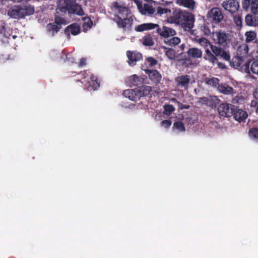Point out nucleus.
<instances>
[{
    "instance_id": "39",
    "label": "nucleus",
    "mask_w": 258,
    "mask_h": 258,
    "mask_svg": "<svg viewBox=\"0 0 258 258\" xmlns=\"http://www.w3.org/2000/svg\"><path fill=\"white\" fill-rule=\"evenodd\" d=\"M165 54L167 57L171 60H174L176 58V52L173 49H168V50L166 51Z\"/></svg>"
},
{
    "instance_id": "14",
    "label": "nucleus",
    "mask_w": 258,
    "mask_h": 258,
    "mask_svg": "<svg viewBox=\"0 0 258 258\" xmlns=\"http://www.w3.org/2000/svg\"><path fill=\"white\" fill-rule=\"evenodd\" d=\"M242 5L244 10L250 8L253 14H258V0H242Z\"/></svg>"
},
{
    "instance_id": "16",
    "label": "nucleus",
    "mask_w": 258,
    "mask_h": 258,
    "mask_svg": "<svg viewBox=\"0 0 258 258\" xmlns=\"http://www.w3.org/2000/svg\"><path fill=\"white\" fill-rule=\"evenodd\" d=\"M122 95L132 101L136 102L141 98V94L138 88L127 89L123 92Z\"/></svg>"
},
{
    "instance_id": "37",
    "label": "nucleus",
    "mask_w": 258,
    "mask_h": 258,
    "mask_svg": "<svg viewBox=\"0 0 258 258\" xmlns=\"http://www.w3.org/2000/svg\"><path fill=\"white\" fill-rule=\"evenodd\" d=\"M198 42L201 46H203L205 49L206 48H208V46H210V47L211 45H212L210 41L204 37L199 38L198 40Z\"/></svg>"
},
{
    "instance_id": "5",
    "label": "nucleus",
    "mask_w": 258,
    "mask_h": 258,
    "mask_svg": "<svg viewBox=\"0 0 258 258\" xmlns=\"http://www.w3.org/2000/svg\"><path fill=\"white\" fill-rule=\"evenodd\" d=\"M83 80L81 82L88 90H96L100 87V83L97 78L87 71L81 73Z\"/></svg>"
},
{
    "instance_id": "47",
    "label": "nucleus",
    "mask_w": 258,
    "mask_h": 258,
    "mask_svg": "<svg viewBox=\"0 0 258 258\" xmlns=\"http://www.w3.org/2000/svg\"><path fill=\"white\" fill-rule=\"evenodd\" d=\"M25 14L26 15H30L34 13V9L33 7H31V6L26 7L25 8Z\"/></svg>"
},
{
    "instance_id": "44",
    "label": "nucleus",
    "mask_w": 258,
    "mask_h": 258,
    "mask_svg": "<svg viewBox=\"0 0 258 258\" xmlns=\"http://www.w3.org/2000/svg\"><path fill=\"white\" fill-rule=\"evenodd\" d=\"M147 61L151 67L155 66L158 62L157 60L153 57H149L147 58Z\"/></svg>"
},
{
    "instance_id": "40",
    "label": "nucleus",
    "mask_w": 258,
    "mask_h": 258,
    "mask_svg": "<svg viewBox=\"0 0 258 258\" xmlns=\"http://www.w3.org/2000/svg\"><path fill=\"white\" fill-rule=\"evenodd\" d=\"M173 127L180 132H184L185 131V126L182 122L178 121L173 123Z\"/></svg>"
},
{
    "instance_id": "30",
    "label": "nucleus",
    "mask_w": 258,
    "mask_h": 258,
    "mask_svg": "<svg viewBox=\"0 0 258 258\" xmlns=\"http://www.w3.org/2000/svg\"><path fill=\"white\" fill-rule=\"evenodd\" d=\"M143 44L147 46H152L154 45V40L151 34H147L143 38Z\"/></svg>"
},
{
    "instance_id": "6",
    "label": "nucleus",
    "mask_w": 258,
    "mask_h": 258,
    "mask_svg": "<svg viewBox=\"0 0 258 258\" xmlns=\"http://www.w3.org/2000/svg\"><path fill=\"white\" fill-rule=\"evenodd\" d=\"M210 49H206L204 59L214 65L217 62V57L219 56L223 49L213 44L211 45Z\"/></svg>"
},
{
    "instance_id": "13",
    "label": "nucleus",
    "mask_w": 258,
    "mask_h": 258,
    "mask_svg": "<svg viewBox=\"0 0 258 258\" xmlns=\"http://www.w3.org/2000/svg\"><path fill=\"white\" fill-rule=\"evenodd\" d=\"M222 7L230 13L237 12L239 8V3L236 0H226L223 2Z\"/></svg>"
},
{
    "instance_id": "15",
    "label": "nucleus",
    "mask_w": 258,
    "mask_h": 258,
    "mask_svg": "<svg viewBox=\"0 0 258 258\" xmlns=\"http://www.w3.org/2000/svg\"><path fill=\"white\" fill-rule=\"evenodd\" d=\"M126 55L128 59V64L131 66H134L136 64V62L142 59V54L136 51H126Z\"/></svg>"
},
{
    "instance_id": "45",
    "label": "nucleus",
    "mask_w": 258,
    "mask_h": 258,
    "mask_svg": "<svg viewBox=\"0 0 258 258\" xmlns=\"http://www.w3.org/2000/svg\"><path fill=\"white\" fill-rule=\"evenodd\" d=\"M234 21L235 22V24L237 26H241L242 24V18L239 16H235L234 17Z\"/></svg>"
},
{
    "instance_id": "23",
    "label": "nucleus",
    "mask_w": 258,
    "mask_h": 258,
    "mask_svg": "<svg viewBox=\"0 0 258 258\" xmlns=\"http://www.w3.org/2000/svg\"><path fill=\"white\" fill-rule=\"evenodd\" d=\"M188 56L193 58H200L202 57V51L198 48L192 47L188 49L187 51Z\"/></svg>"
},
{
    "instance_id": "29",
    "label": "nucleus",
    "mask_w": 258,
    "mask_h": 258,
    "mask_svg": "<svg viewBox=\"0 0 258 258\" xmlns=\"http://www.w3.org/2000/svg\"><path fill=\"white\" fill-rule=\"evenodd\" d=\"M245 36L246 43L255 42L256 41V33L254 31L246 32Z\"/></svg>"
},
{
    "instance_id": "34",
    "label": "nucleus",
    "mask_w": 258,
    "mask_h": 258,
    "mask_svg": "<svg viewBox=\"0 0 258 258\" xmlns=\"http://www.w3.org/2000/svg\"><path fill=\"white\" fill-rule=\"evenodd\" d=\"M83 20L84 21V23L83 24V31L86 32L88 29L92 27L93 25V22L91 19L88 17L84 18Z\"/></svg>"
},
{
    "instance_id": "42",
    "label": "nucleus",
    "mask_w": 258,
    "mask_h": 258,
    "mask_svg": "<svg viewBox=\"0 0 258 258\" xmlns=\"http://www.w3.org/2000/svg\"><path fill=\"white\" fill-rule=\"evenodd\" d=\"M170 12L171 10L167 8H164L161 7H158L157 8V13L160 14V15Z\"/></svg>"
},
{
    "instance_id": "27",
    "label": "nucleus",
    "mask_w": 258,
    "mask_h": 258,
    "mask_svg": "<svg viewBox=\"0 0 258 258\" xmlns=\"http://www.w3.org/2000/svg\"><path fill=\"white\" fill-rule=\"evenodd\" d=\"M65 15L66 14H61V13H57L56 9V13L55 14L54 23L57 24L58 26L67 24L66 20L63 17H62Z\"/></svg>"
},
{
    "instance_id": "7",
    "label": "nucleus",
    "mask_w": 258,
    "mask_h": 258,
    "mask_svg": "<svg viewBox=\"0 0 258 258\" xmlns=\"http://www.w3.org/2000/svg\"><path fill=\"white\" fill-rule=\"evenodd\" d=\"M114 17L112 20L116 23L119 28L124 30L131 29L134 21L132 17L126 16L122 18L118 15H114Z\"/></svg>"
},
{
    "instance_id": "21",
    "label": "nucleus",
    "mask_w": 258,
    "mask_h": 258,
    "mask_svg": "<svg viewBox=\"0 0 258 258\" xmlns=\"http://www.w3.org/2000/svg\"><path fill=\"white\" fill-rule=\"evenodd\" d=\"M214 26L213 23L211 24L208 22H205L201 26V30L202 32L206 36H209L212 35V32L214 31Z\"/></svg>"
},
{
    "instance_id": "49",
    "label": "nucleus",
    "mask_w": 258,
    "mask_h": 258,
    "mask_svg": "<svg viewBox=\"0 0 258 258\" xmlns=\"http://www.w3.org/2000/svg\"><path fill=\"white\" fill-rule=\"evenodd\" d=\"M86 64V60L84 58H82L80 59V61L79 63V66L80 67L84 66Z\"/></svg>"
},
{
    "instance_id": "46",
    "label": "nucleus",
    "mask_w": 258,
    "mask_h": 258,
    "mask_svg": "<svg viewBox=\"0 0 258 258\" xmlns=\"http://www.w3.org/2000/svg\"><path fill=\"white\" fill-rule=\"evenodd\" d=\"M171 121L168 119L164 120L161 122V126L165 128H168L171 125Z\"/></svg>"
},
{
    "instance_id": "52",
    "label": "nucleus",
    "mask_w": 258,
    "mask_h": 258,
    "mask_svg": "<svg viewBox=\"0 0 258 258\" xmlns=\"http://www.w3.org/2000/svg\"><path fill=\"white\" fill-rule=\"evenodd\" d=\"M253 96L257 99H258V87L256 88L255 91L253 92Z\"/></svg>"
},
{
    "instance_id": "43",
    "label": "nucleus",
    "mask_w": 258,
    "mask_h": 258,
    "mask_svg": "<svg viewBox=\"0 0 258 258\" xmlns=\"http://www.w3.org/2000/svg\"><path fill=\"white\" fill-rule=\"evenodd\" d=\"M219 56H221L222 58H223L225 60H227V61L230 60V55L228 53L226 52L223 49L222 50V52H221V54L219 55Z\"/></svg>"
},
{
    "instance_id": "55",
    "label": "nucleus",
    "mask_w": 258,
    "mask_h": 258,
    "mask_svg": "<svg viewBox=\"0 0 258 258\" xmlns=\"http://www.w3.org/2000/svg\"><path fill=\"white\" fill-rule=\"evenodd\" d=\"M201 99H202V100H203L204 101H206L207 100V98H206V97H203L201 98Z\"/></svg>"
},
{
    "instance_id": "35",
    "label": "nucleus",
    "mask_w": 258,
    "mask_h": 258,
    "mask_svg": "<svg viewBox=\"0 0 258 258\" xmlns=\"http://www.w3.org/2000/svg\"><path fill=\"white\" fill-rule=\"evenodd\" d=\"M249 137L256 141H258V128L252 127L249 129L248 131Z\"/></svg>"
},
{
    "instance_id": "33",
    "label": "nucleus",
    "mask_w": 258,
    "mask_h": 258,
    "mask_svg": "<svg viewBox=\"0 0 258 258\" xmlns=\"http://www.w3.org/2000/svg\"><path fill=\"white\" fill-rule=\"evenodd\" d=\"M180 42V39L178 37L173 36L171 38L165 40V43L169 46H175Z\"/></svg>"
},
{
    "instance_id": "48",
    "label": "nucleus",
    "mask_w": 258,
    "mask_h": 258,
    "mask_svg": "<svg viewBox=\"0 0 258 258\" xmlns=\"http://www.w3.org/2000/svg\"><path fill=\"white\" fill-rule=\"evenodd\" d=\"M216 63H217V66L219 69L224 70L226 68V66L224 63L218 61Z\"/></svg>"
},
{
    "instance_id": "18",
    "label": "nucleus",
    "mask_w": 258,
    "mask_h": 258,
    "mask_svg": "<svg viewBox=\"0 0 258 258\" xmlns=\"http://www.w3.org/2000/svg\"><path fill=\"white\" fill-rule=\"evenodd\" d=\"M232 114L234 118L239 122L244 120L247 117V112L242 109H239L234 106V109L232 110Z\"/></svg>"
},
{
    "instance_id": "9",
    "label": "nucleus",
    "mask_w": 258,
    "mask_h": 258,
    "mask_svg": "<svg viewBox=\"0 0 258 258\" xmlns=\"http://www.w3.org/2000/svg\"><path fill=\"white\" fill-rule=\"evenodd\" d=\"M228 39V35L224 31L219 30L212 32V40L216 44L225 45Z\"/></svg>"
},
{
    "instance_id": "51",
    "label": "nucleus",
    "mask_w": 258,
    "mask_h": 258,
    "mask_svg": "<svg viewBox=\"0 0 258 258\" xmlns=\"http://www.w3.org/2000/svg\"><path fill=\"white\" fill-rule=\"evenodd\" d=\"M179 104L180 108L181 109H188L189 108V105H183L182 103H179Z\"/></svg>"
},
{
    "instance_id": "54",
    "label": "nucleus",
    "mask_w": 258,
    "mask_h": 258,
    "mask_svg": "<svg viewBox=\"0 0 258 258\" xmlns=\"http://www.w3.org/2000/svg\"><path fill=\"white\" fill-rule=\"evenodd\" d=\"M251 105H256V102H255V101H251Z\"/></svg>"
},
{
    "instance_id": "19",
    "label": "nucleus",
    "mask_w": 258,
    "mask_h": 258,
    "mask_svg": "<svg viewBox=\"0 0 258 258\" xmlns=\"http://www.w3.org/2000/svg\"><path fill=\"white\" fill-rule=\"evenodd\" d=\"M145 72L148 75L149 78L154 83L160 82L161 80L162 76L158 71L156 70H146Z\"/></svg>"
},
{
    "instance_id": "3",
    "label": "nucleus",
    "mask_w": 258,
    "mask_h": 258,
    "mask_svg": "<svg viewBox=\"0 0 258 258\" xmlns=\"http://www.w3.org/2000/svg\"><path fill=\"white\" fill-rule=\"evenodd\" d=\"M57 12L69 15L83 16L84 11L76 0H59L57 4Z\"/></svg>"
},
{
    "instance_id": "28",
    "label": "nucleus",
    "mask_w": 258,
    "mask_h": 258,
    "mask_svg": "<svg viewBox=\"0 0 258 258\" xmlns=\"http://www.w3.org/2000/svg\"><path fill=\"white\" fill-rule=\"evenodd\" d=\"M139 8L140 9V12L144 15H152L155 12V10L153 6L148 4H145L143 8H142V9L140 7Z\"/></svg>"
},
{
    "instance_id": "32",
    "label": "nucleus",
    "mask_w": 258,
    "mask_h": 258,
    "mask_svg": "<svg viewBox=\"0 0 258 258\" xmlns=\"http://www.w3.org/2000/svg\"><path fill=\"white\" fill-rule=\"evenodd\" d=\"M219 79L217 78L212 77V78H206L205 79V83L207 85L212 86L214 87H217L220 85Z\"/></svg>"
},
{
    "instance_id": "20",
    "label": "nucleus",
    "mask_w": 258,
    "mask_h": 258,
    "mask_svg": "<svg viewBox=\"0 0 258 258\" xmlns=\"http://www.w3.org/2000/svg\"><path fill=\"white\" fill-rule=\"evenodd\" d=\"M219 92L225 94V95H232L236 93L235 91L232 87L229 86L227 84H221L218 86V89Z\"/></svg>"
},
{
    "instance_id": "41",
    "label": "nucleus",
    "mask_w": 258,
    "mask_h": 258,
    "mask_svg": "<svg viewBox=\"0 0 258 258\" xmlns=\"http://www.w3.org/2000/svg\"><path fill=\"white\" fill-rule=\"evenodd\" d=\"M164 111L167 113H171L175 110V108L172 105L166 104L164 106Z\"/></svg>"
},
{
    "instance_id": "10",
    "label": "nucleus",
    "mask_w": 258,
    "mask_h": 258,
    "mask_svg": "<svg viewBox=\"0 0 258 258\" xmlns=\"http://www.w3.org/2000/svg\"><path fill=\"white\" fill-rule=\"evenodd\" d=\"M234 106L228 103H222L218 107L219 114L222 117H229L232 116V110Z\"/></svg>"
},
{
    "instance_id": "31",
    "label": "nucleus",
    "mask_w": 258,
    "mask_h": 258,
    "mask_svg": "<svg viewBox=\"0 0 258 258\" xmlns=\"http://www.w3.org/2000/svg\"><path fill=\"white\" fill-rule=\"evenodd\" d=\"M138 89L141 94V98L148 95L152 90L151 87L148 86H143V85L139 87V88H138Z\"/></svg>"
},
{
    "instance_id": "50",
    "label": "nucleus",
    "mask_w": 258,
    "mask_h": 258,
    "mask_svg": "<svg viewBox=\"0 0 258 258\" xmlns=\"http://www.w3.org/2000/svg\"><path fill=\"white\" fill-rule=\"evenodd\" d=\"M6 31V26L5 24H2L0 26V32L1 33H4Z\"/></svg>"
},
{
    "instance_id": "1",
    "label": "nucleus",
    "mask_w": 258,
    "mask_h": 258,
    "mask_svg": "<svg viewBox=\"0 0 258 258\" xmlns=\"http://www.w3.org/2000/svg\"><path fill=\"white\" fill-rule=\"evenodd\" d=\"M249 48L247 45L240 46L237 50V55L235 56L231 62L232 66L238 70L249 73L250 56Z\"/></svg>"
},
{
    "instance_id": "25",
    "label": "nucleus",
    "mask_w": 258,
    "mask_h": 258,
    "mask_svg": "<svg viewBox=\"0 0 258 258\" xmlns=\"http://www.w3.org/2000/svg\"><path fill=\"white\" fill-rule=\"evenodd\" d=\"M245 22L248 26H256L258 23V18L253 15L247 14L245 17Z\"/></svg>"
},
{
    "instance_id": "4",
    "label": "nucleus",
    "mask_w": 258,
    "mask_h": 258,
    "mask_svg": "<svg viewBox=\"0 0 258 258\" xmlns=\"http://www.w3.org/2000/svg\"><path fill=\"white\" fill-rule=\"evenodd\" d=\"M155 28L158 34L165 38L173 37L176 35L174 29L165 26L160 27L158 25L154 23H144L136 27L135 29L137 32H143Z\"/></svg>"
},
{
    "instance_id": "24",
    "label": "nucleus",
    "mask_w": 258,
    "mask_h": 258,
    "mask_svg": "<svg viewBox=\"0 0 258 258\" xmlns=\"http://www.w3.org/2000/svg\"><path fill=\"white\" fill-rule=\"evenodd\" d=\"M61 28V26H58L55 23H50L47 25V30L51 36H53L57 33L59 30Z\"/></svg>"
},
{
    "instance_id": "36",
    "label": "nucleus",
    "mask_w": 258,
    "mask_h": 258,
    "mask_svg": "<svg viewBox=\"0 0 258 258\" xmlns=\"http://www.w3.org/2000/svg\"><path fill=\"white\" fill-rule=\"evenodd\" d=\"M21 9L19 8L11 9L8 12V15L14 19H16L19 16Z\"/></svg>"
},
{
    "instance_id": "11",
    "label": "nucleus",
    "mask_w": 258,
    "mask_h": 258,
    "mask_svg": "<svg viewBox=\"0 0 258 258\" xmlns=\"http://www.w3.org/2000/svg\"><path fill=\"white\" fill-rule=\"evenodd\" d=\"M111 9L117 13L115 15H118L121 17L128 16L130 14V9L125 6L119 5L117 2H114L112 4Z\"/></svg>"
},
{
    "instance_id": "2",
    "label": "nucleus",
    "mask_w": 258,
    "mask_h": 258,
    "mask_svg": "<svg viewBox=\"0 0 258 258\" xmlns=\"http://www.w3.org/2000/svg\"><path fill=\"white\" fill-rule=\"evenodd\" d=\"M168 20L171 23L180 24L185 29L190 30L193 27L194 17L191 13L178 9L173 12Z\"/></svg>"
},
{
    "instance_id": "26",
    "label": "nucleus",
    "mask_w": 258,
    "mask_h": 258,
    "mask_svg": "<svg viewBox=\"0 0 258 258\" xmlns=\"http://www.w3.org/2000/svg\"><path fill=\"white\" fill-rule=\"evenodd\" d=\"M177 3L180 6L191 10L194 9L196 4L194 0H177Z\"/></svg>"
},
{
    "instance_id": "8",
    "label": "nucleus",
    "mask_w": 258,
    "mask_h": 258,
    "mask_svg": "<svg viewBox=\"0 0 258 258\" xmlns=\"http://www.w3.org/2000/svg\"><path fill=\"white\" fill-rule=\"evenodd\" d=\"M207 18L212 23L218 24L223 20L224 16L219 8L214 7L208 12Z\"/></svg>"
},
{
    "instance_id": "22",
    "label": "nucleus",
    "mask_w": 258,
    "mask_h": 258,
    "mask_svg": "<svg viewBox=\"0 0 258 258\" xmlns=\"http://www.w3.org/2000/svg\"><path fill=\"white\" fill-rule=\"evenodd\" d=\"M128 83L132 86H137L139 88L143 85V80L136 75L130 76L128 79Z\"/></svg>"
},
{
    "instance_id": "38",
    "label": "nucleus",
    "mask_w": 258,
    "mask_h": 258,
    "mask_svg": "<svg viewBox=\"0 0 258 258\" xmlns=\"http://www.w3.org/2000/svg\"><path fill=\"white\" fill-rule=\"evenodd\" d=\"M253 74L258 75V59L254 60L250 64L249 71Z\"/></svg>"
},
{
    "instance_id": "56",
    "label": "nucleus",
    "mask_w": 258,
    "mask_h": 258,
    "mask_svg": "<svg viewBox=\"0 0 258 258\" xmlns=\"http://www.w3.org/2000/svg\"><path fill=\"white\" fill-rule=\"evenodd\" d=\"M256 112L258 114V105H257V108H256Z\"/></svg>"
},
{
    "instance_id": "53",
    "label": "nucleus",
    "mask_w": 258,
    "mask_h": 258,
    "mask_svg": "<svg viewBox=\"0 0 258 258\" xmlns=\"http://www.w3.org/2000/svg\"><path fill=\"white\" fill-rule=\"evenodd\" d=\"M184 47H185V44H181L180 46H179V48H180V49L181 50H183L184 49Z\"/></svg>"
},
{
    "instance_id": "17",
    "label": "nucleus",
    "mask_w": 258,
    "mask_h": 258,
    "mask_svg": "<svg viewBox=\"0 0 258 258\" xmlns=\"http://www.w3.org/2000/svg\"><path fill=\"white\" fill-rule=\"evenodd\" d=\"M81 32V28L77 23H73L68 26L64 29V33L68 36L70 37V34L77 35Z\"/></svg>"
},
{
    "instance_id": "12",
    "label": "nucleus",
    "mask_w": 258,
    "mask_h": 258,
    "mask_svg": "<svg viewBox=\"0 0 258 258\" xmlns=\"http://www.w3.org/2000/svg\"><path fill=\"white\" fill-rule=\"evenodd\" d=\"M175 81L177 87L186 90L189 87L190 77L187 75H180L175 78Z\"/></svg>"
}]
</instances>
